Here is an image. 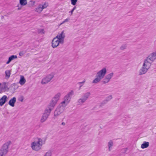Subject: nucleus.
I'll use <instances>...</instances> for the list:
<instances>
[{"label":"nucleus","mask_w":156,"mask_h":156,"mask_svg":"<svg viewBox=\"0 0 156 156\" xmlns=\"http://www.w3.org/2000/svg\"><path fill=\"white\" fill-rule=\"evenodd\" d=\"M37 140L31 143V147L33 150L38 151L41 149L43 145L45 144V141L41 138H37Z\"/></svg>","instance_id":"obj_1"},{"label":"nucleus","mask_w":156,"mask_h":156,"mask_svg":"<svg viewBox=\"0 0 156 156\" xmlns=\"http://www.w3.org/2000/svg\"><path fill=\"white\" fill-rule=\"evenodd\" d=\"M107 73L106 68H103L98 71L96 74V78L93 80L92 83L97 84L99 83L105 77Z\"/></svg>","instance_id":"obj_2"},{"label":"nucleus","mask_w":156,"mask_h":156,"mask_svg":"<svg viewBox=\"0 0 156 156\" xmlns=\"http://www.w3.org/2000/svg\"><path fill=\"white\" fill-rule=\"evenodd\" d=\"M74 94V92L71 90L63 98V101L60 104L64 107H66L69 103L72 97Z\"/></svg>","instance_id":"obj_3"},{"label":"nucleus","mask_w":156,"mask_h":156,"mask_svg":"<svg viewBox=\"0 0 156 156\" xmlns=\"http://www.w3.org/2000/svg\"><path fill=\"white\" fill-rule=\"evenodd\" d=\"M151 66L149 63H147L144 61L142 67L139 70V75H142L145 74L150 69Z\"/></svg>","instance_id":"obj_4"},{"label":"nucleus","mask_w":156,"mask_h":156,"mask_svg":"<svg viewBox=\"0 0 156 156\" xmlns=\"http://www.w3.org/2000/svg\"><path fill=\"white\" fill-rule=\"evenodd\" d=\"M11 143V141H8L3 144L0 150V156H5L7 154Z\"/></svg>","instance_id":"obj_5"},{"label":"nucleus","mask_w":156,"mask_h":156,"mask_svg":"<svg viewBox=\"0 0 156 156\" xmlns=\"http://www.w3.org/2000/svg\"><path fill=\"white\" fill-rule=\"evenodd\" d=\"M65 107L60 104L55 109L54 114V118H57L64 111Z\"/></svg>","instance_id":"obj_6"},{"label":"nucleus","mask_w":156,"mask_h":156,"mask_svg":"<svg viewBox=\"0 0 156 156\" xmlns=\"http://www.w3.org/2000/svg\"><path fill=\"white\" fill-rule=\"evenodd\" d=\"M90 95V93L89 92H87L83 94L82 97L79 99L77 101V103L79 105H82L85 103L88 98Z\"/></svg>","instance_id":"obj_7"},{"label":"nucleus","mask_w":156,"mask_h":156,"mask_svg":"<svg viewBox=\"0 0 156 156\" xmlns=\"http://www.w3.org/2000/svg\"><path fill=\"white\" fill-rule=\"evenodd\" d=\"M156 59V51L150 54L144 61L151 66V63Z\"/></svg>","instance_id":"obj_8"},{"label":"nucleus","mask_w":156,"mask_h":156,"mask_svg":"<svg viewBox=\"0 0 156 156\" xmlns=\"http://www.w3.org/2000/svg\"><path fill=\"white\" fill-rule=\"evenodd\" d=\"M48 6V4L46 2L40 4L37 7L35 8V11L38 13H40L43 9L46 8Z\"/></svg>","instance_id":"obj_9"},{"label":"nucleus","mask_w":156,"mask_h":156,"mask_svg":"<svg viewBox=\"0 0 156 156\" xmlns=\"http://www.w3.org/2000/svg\"><path fill=\"white\" fill-rule=\"evenodd\" d=\"M53 77L54 75L53 74L48 75L42 79L41 83L43 84H47L49 82Z\"/></svg>","instance_id":"obj_10"},{"label":"nucleus","mask_w":156,"mask_h":156,"mask_svg":"<svg viewBox=\"0 0 156 156\" xmlns=\"http://www.w3.org/2000/svg\"><path fill=\"white\" fill-rule=\"evenodd\" d=\"M50 113L51 112H50L45 109L41 119V122H45L48 118Z\"/></svg>","instance_id":"obj_11"},{"label":"nucleus","mask_w":156,"mask_h":156,"mask_svg":"<svg viewBox=\"0 0 156 156\" xmlns=\"http://www.w3.org/2000/svg\"><path fill=\"white\" fill-rule=\"evenodd\" d=\"M55 37L60 41V43H63L65 37V34L64 31H62L60 34H58Z\"/></svg>","instance_id":"obj_12"},{"label":"nucleus","mask_w":156,"mask_h":156,"mask_svg":"<svg viewBox=\"0 0 156 156\" xmlns=\"http://www.w3.org/2000/svg\"><path fill=\"white\" fill-rule=\"evenodd\" d=\"M0 93L2 91H5L8 89L7 83L5 82H3L0 83Z\"/></svg>","instance_id":"obj_13"},{"label":"nucleus","mask_w":156,"mask_h":156,"mask_svg":"<svg viewBox=\"0 0 156 156\" xmlns=\"http://www.w3.org/2000/svg\"><path fill=\"white\" fill-rule=\"evenodd\" d=\"M60 43V41L55 37L52 41V46L53 48H55L59 45Z\"/></svg>","instance_id":"obj_14"},{"label":"nucleus","mask_w":156,"mask_h":156,"mask_svg":"<svg viewBox=\"0 0 156 156\" xmlns=\"http://www.w3.org/2000/svg\"><path fill=\"white\" fill-rule=\"evenodd\" d=\"M8 99L6 95H4L0 99V105L2 106L6 101Z\"/></svg>","instance_id":"obj_15"},{"label":"nucleus","mask_w":156,"mask_h":156,"mask_svg":"<svg viewBox=\"0 0 156 156\" xmlns=\"http://www.w3.org/2000/svg\"><path fill=\"white\" fill-rule=\"evenodd\" d=\"M16 101V98L15 97L11 99L9 102V104L12 107L14 106L15 103Z\"/></svg>","instance_id":"obj_16"},{"label":"nucleus","mask_w":156,"mask_h":156,"mask_svg":"<svg viewBox=\"0 0 156 156\" xmlns=\"http://www.w3.org/2000/svg\"><path fill=\"white\" fill-rule=\"evenodd\" d=\"M56 105L50 102L49 105H48L47 108L46 109L51 112V110L53 109Z\"/></svg>","instance_id":"obj_17"},{"label":"nucleus","mask_w":156,"mask_h":156,"mask_svg":"<svg viewBox=\"0 0 156 156\" xmlns=\"http://www.w3.org/2000/svg\"><path fill=\"white\" fill-rule=\"evenodd\" d=\"M26 82L25 79L23 76H20V79L19 82V83L21 85H23Z\"/></svg>","instance_id":"obj_18"},{"label":"nucleus","mask_w":156,"mask_h":156,"mask_svg":"<svg viewBox=\"0 0 156 156\" xmlns=\"http://www.w3.org/2000/svg\"><path fill=\"white\" fill-rule=\"evenodd\" d=\"M108 150L109 151H110L112 149V147L113 146V141L112 140H110L108 143Z\"/></svg>","instance_id":"obj_19"},{"label":"nucleus","mask_w":156,"mask_h":156,"mask_svg":"<svg viewBox=\"0 0 156 156\" xmlns=\"http://www.w3.org/2000/svg\"><path fill=\"white\" fill-rule=\"evenodd\" d=\"M61 94L60 93H58L56 94L55 96L52 98V99L56 100L57 101L59 99V98L61 96Z\"/></svg>","instance_id":"obj_20"},{"label":"nucleus","mask_w":156,"mask_h":156,"mask_svg":"<svg viewBox=\"0 0 156 156\" xmlns=\"http://www.w3.org/2000/svg\"><path fill=\"white\" fill-rule=\"evenodd\" d=\"M149 143L148 142L144 141L141 145V148L144 149L148 147L149 146Z\"/></svg>","instance_id":"obj_21"},{"label":"nucleus","mask_w":156,"mask_h":156,"mask_svg":"<svg viewBox=\"0 0 156 156\" xmlns=\"http://www.w3.org/2000/svg\"><path fill=\"white\" fill-rule=\"evenodd\" d=\"M112 98V95H110L108 96L106 98L105 100H104L103 102L104 104L106 103L108 101H109L111 100Z\"/></svg>","instance_id":"obj_22"},{"label":"nucleus","mask_w":156,"mask_h":156,"mask_svg":"<svg viewBox=\"0 0 156 156\" xmlns=\"http://www.w3.org/2000/svg\"><path fill=\"white\" fill-rule=\"evenodd\" d=\"M5 74L6 78L8 79L10 77L11 75V71L9 70H7L5 71Z\"/></svg>","instance_id":"obj_23"},{"label":"nucleus","mask_w":156,"mask_h":156,"mask_svg":"<svg viewBox=\"0 0 156 156\" xmlns=\"http://www.w3.org/2000/svg\"><path fill=\"white\" fill-rule=\"evenodd\" d=\"M114 73H110L107 75L105 77L107 78L110 81L112 77L113 76Z\"/></svg>","instance_id":"obj_24"},{"label":"nucleus","mask_w":156,"mask_h":156,"mask_svg":"<svg viewBox=\"0 0 156 156\" xmlns=\"http://www.w3.org/2000/svg\"><path fill=\"white\" fill-rule=\"evenodd\" d=\"M20 3L22 6H25L27 4V0H20Z\"/></svg>","instance_id":"obj_25"},{"label":"nucleus","mask_w":156,"mask_h":156,"mask_svg":"<svg viewBox=\"0 0 156 156\" xmlns=\"http://www.w3.org/2000/svg\"><path fill=\"white\" fill-rule=\"evenodd\" d=\"M127 45L126 44H122L120 48V49L121 50H124L126 48Z\"/></svg>","instance_id":"obj_26"},{"label":"nucleus","mask_w":156,"mask_h":156,"mask_svg":"<svg viewBox=\"0 0 156 156\" xmlns=\"http://www.w3.org/2000/svg\"><path fill=\"white\" fill-rule=\"evenodd\" d=\"M110 81V80H109L107 78H106L105 77L102 80V82L103 83L105 84L108 83Z\"/></svg>","instance_id":"obj_27"},{"label":"nucleus","mask_w":156,"mask_h":156,"mask_svg":"<svg viewBox=\"0 0 156 156\" xmlns=\"http://www.w3.org/2000/svg\"><path fill=\"white\" fill-rule=\"evenodd\" d=\"M17 56L16 55H12L9 57V59L11 61V62L14 59L16 58Z\"/></svg>","instance_id":"obj_28"},{"label":"nucleus","mask_w":156,"mask_h":156,"mask_svg":"<svg viewBox=\"0 0 156 156\" xmlns=\"http://www.w3.org/2000/svg\"><path fill=\"white\" fill-rule=\"evenodd\" d=\"M52 153L51 151H48L47 152L44 156H51Z\"/></svg>","instance_id":"obj_29"},{"label":"nucleus","mask_w":156,"mask_h":156,"mask_svg":"<svg viewBox=\"0 0 156 156\" xmlns=\"http://www.w3.org/2000/svg\"><path fill=\"white\" fill-rule=\"evenodd\" d=\"M77 1L78 0H71V3L72 5H74L76 4Z\"/></svg>","instance_id":"obj_30"},{"label":"nucleus","mask_w":156,"mask_h":156,"mask_svg":"<svg viewBox=\"0 0 156 156\" xmlns=\"http://www.w3.org/2000/svg\"><path fill=\"white\" fill-rule=\"evenodd\" d=\"M51 102L53 103H54L56 105L57 101L56 100H54L53 99H52Z\"/></svg>","instance_id":"obj_31"},{"label":"nucleus","mask_w":156,"mask_h":156,"mask_svg":"<svg viewBox=\"0 0 156 156\" xmlns=\"http://www.w3.org/2000/svg\"><path fill=\"white\" fill-rule=\"evenodd\" d=\"M23 97L22 96L19 99V100L21 101V102H22L23 101Z\"/></svg>","instance_id":"obj_32"},{"label":"nucleus","mask_w":156,"mask_h":156,"mask_svg":"<svg viewBox=\"0 0 156 156\" xmlns=\"http://www.w3.org/2000/svg\"><path fill=\"white\" fill-rule=\"evenodd\" d=\"M70 20L69 18H67L64 20L65 23L68 22Z\"/></svg>","instance_id":"obj_33"},{"label":"nucleus","mask_w":156,"mask_h":156,"mask_svg":"<svg viewBox=\"0 0 156 156\" xmlns=\"http://www.w3.org/2000/svg\"><path fill=\"white\" fill-rule=\"evenodd\" d=\"M85 82V80H84L82 82H80L78 83L79 84H83Z\"/></svg>","instance_id":"obj_34"},{"label":"nucleus","mask_w":156,"mask_h":156,"mask_svg":"<svg viewBox=\"0 0 156 156\" xmlns=\"http://www.w3.org/2000/svg\"><path fill=\"white\" fill-rule=\"evenodd\" d=\"M23 52H21L19 53V55L20 56H23Z\"/></svg>","instance_id":"obj_35"},{"label":"nucleus","mask_w":156,"mask_h":156,"mask_svg":"<svg viewBox=\"0 0 156 156\" xmlns=\"http://www.w3.org/2000/svg\"><path fill=\"white\" fill-rule=\"evenodd\" d=\"M74 11V10L72 9L71 11H70L69 12L71 13V15H72L73 12Z\"/></svg>","instance_id":"obj_36"},{"label":"nucleus","mask_w":156,"mask_h":156,"mask_svg":"<svg viewBox=\"0 0 156 156\" xmlns=\"http://www.w3.org/2000/svg\"><path fill=\"white\" fill-rule=\"evenodd\" d=\"M10 62H11V61H10V60H9L8 59V60L7 61V62H6V64H9Z\"/></svg>","instance_id":"obj_37"},{"label":"nucleus","mask_w":156,"mask_h":156,"mask_svg":"<svg viewBox=\"0 0 156 156\" xmlns=\"http://www.w3.org/2000/svg\"><path fill=\"white\" fill-rule=\"evenodd\" d=\"M61 125L65 126V123L64 122H62L61 123Z\"/></svg>","instance_id":"obj_38"},{"label":"nucleus","mask_w":156,"mask_h":156,"mask_svg":"<svg viewBox=\"0 0 156 156\" xmlns=\"http://www.w3.org/2000/svg\"><path fill=\"white\" fill-rule=\"evenodd\" d=\"M76 6H75L73 8V10L74 11L76 9Z\"/></svg>","instance_id":"obj_39"},{"label":"nucleus","mask_w":156,"mask_h":156,"mask_svg":"<svg viewBox=\"0 0 156 156\" xmlns=\"http://www.w3.org/2000/svg\"><path fill=\"white\" fill-rule=\"evenodd\" d=\"M64 23H65V22L64 21L63 22H62L61 24H60V25H62V24Z\"/></svg>","instance_id":"obj_40"},{"label":"nucleus","mask_w":156,"mask_h":156,"mask_svg":"<svg viewBox=\"0 0 156 156\" xmlns=\"http://www.w3.org/2000/svg\"><path fill=\"white\" fill-rule=\"evenodd\" d=\"M4 18V16H1V19H3Z\"/></svg>","instance_id":"obj_41"},{"label":"nucleus","mask_w":156,"mask_h":156,"mask_svg":"<svg viewBox=\"0 0 156 156\" xmlns=\"http://www.w3.org/2000/svg\"><path fill=\"white\" fill-rule=\"evenodd\" d=\"M21 9V8H19V7H18V10H20V9Z\"/></svg>","instance_id":"obj_42"},{"label":"nucleus","mask_w":156,"mask_h":156,"mask_svg":"<svg viewBox=\"0 0 156 156\" xmlns=\"http://www.w3.org/2000/svg\"><path fill=\"white\" fill-rule=\"evenodd\" d=\"M34 3H35V2H33V4H34Z\"/></svg>","instance_id":"obj_43"},{"label":"nucleus","mask_w":156,"mask_h":156,"mask_svg":"<svg viewBox=\"0 0 156 156\" xmlns=\"http://www.w3.org/2000/svg\"><path fill=\"white\" fill-rule=\"evenodd\" d=\"M82 86V85L80 86V87H81Z\"/></svg>","instance_id":"obj_44"},{"label":"nucleus","mask_w":156,"mask_h":156,"mask_svg":"<svg viewBox=\"0 0 156 156\" xmlns=\"http://www.w3.org/2000/svg\"><path fill=\"white\" fill-rule=\"evenodd\" d=\"M19 5H18L17 7H19Z\"/></svg>","instance_id":"obj_45"}]
</instances>
